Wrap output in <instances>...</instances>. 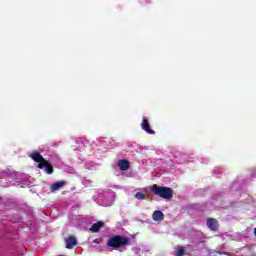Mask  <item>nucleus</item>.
Segmentation results:
<instances>
[{
	"instance_id": "f8f14e48",
	"label": "nucleus",
	"mask_w": 256,
	"mask_h": 256,
	"mask_svg": "<svg viewBox=\"0 0 256 256\" xmlns=\"http://www.w3.org/2000/svg\"><path fill=\"white\" fill-rule=\"evenodd\" d=\"M174 249H175V251H174L175 256H185L186 255L185 247L178 245Z\"/></svg>"
},
{
	"instance_id": "6e6552de",
	"label": "nucleus",
	"mask_w": 256,
	"mask_h": 256,
	"mask_svg": "<svg viewBox=\"0 0 256 256\" xmlns=\"http://www.w3.org/2000/svg\"><path fill=\"white\" fill-rule=\"evenodd\" d=\"M118 167L120 171H128V169H131V163L128 160H120Z\"/></svg>"
},
{
	"instance_id": "423d86ee",
	"label": "nucleus",
	"mask_w": 256,
	"mask_h": 256,
	"mask_svg": "<svg viewBox=\"0 0 256 256\" xmlns=\"http://www.w3.org/2000/svg\"><path fill=\"white\" fill-rule=\"evenodd\" d=\"M141 129L149 135H155V132L151 129V124H149V120L146 117L142 119Z\"/></svg>"
},
{
	"instance_id": "4468645a",
	"label": "nucleus",
	"mask_w": 256,
	"mask_h": 256,
	"mask_svg": "<svg viewBox=\"0 0 256 256\" xmlns=\"http://www.w3.org/2000/svg\"><path fill=\"white\" fill-rule=\"evenodd\" d=\"M93 242L94 243H101V239H95Z\"/></svg>"
},
{
	"instance_id": "2eb2a0df",
	"label": "nucleus",
	"mask_w": 256,
	"mask_h": 256,
	"mask_svg": "<svg viewBox=\"0 0 256 256\" xmlns=\"http://www.w3.org/2000/svg\"><path fill=\"white\" fill-rule=\"evenodd\" d=\"M226 255L231 256L229 253H226Z\"/></svg>"
},
{
	"instance_id": "7ed1b4c3",
	"label": "nucleus",
	"mask_w": 256,
	"mask_h": 256,
	"mask_svg": "<svg viewBox=\"0 0 256 256\" xmlns=\"http://www.w3.org/2000/svg\"><path fill=\"white\" fill-rule=\"evenodd\" d=\"M29 157L31 158L32 161H35V163H38V165H42L44 163V161H46L43 158V155H41V153H39V151L35 150L33 151Z\"/></svg>"
},
{
	"instance_id": "1a4fd4ad",
	"label": "nucleus",
	"mask_w": 256,
	"mask_h": 256,
	"mask_svg": "<svg viewBox=\"0 0 256 256\" xmlns=\"http://www.w3.org/2000/svg\"><path fill=\"white\" fill-rule=\"evenodd\" d=\"M105 227V222L98 221L97 223H94L92 227L90 228L91 233H99L101 231V228Z\"/></svg>"
},
{
	"instance_id": "20e7f679",
	"label": "nucleus",
	"mask_w": 256,
	"mask_h": 256,
	"mask_svg": "<svg viewBox=\"0 0 256 256\" xmlns=\"http://www.w3.org/2000/svg\"><path fill=\"white\" fill-rule=\"evenodd\" d=\"M38 169H44L47 175H52L53 173V164L47 160H44V163L38 164Z\"/></svg>"
},
{
	"instance_id": "39448f33",
	"label": "nucleus",
	"mask_w": 256,
	"mask_h": 256,
	"mask_svg": "<svg viewBox=\"0 0 256 256\" xmlns=\"http://www.w3.org/2000/svg\"><path fill=\"white\" fill-rule=\"evenodd\" d=\"M206 225L210 231H218L219 230V221L215 218H208L206 220Z\"/></svg>"
},
{
	"instance_id": "9b49d317",
	"label": "nucleus",
	"mask_w": 256,
	"mask_h": 256,
	"mask_svg": "<svg viewBox=\"0 0 256 256\" xmlns=\"http://www.w3.org/2000/svg\"><path fill=\"white\" fill-rule=\"evenodd\" d=\"M153 221H163L165 219V214L161 210H156L152 214Z\"/></svg>"
},
{
	"instance_id": "0eeeda50",
	"label": "nucleus",
	"mask_w": 256,
	"mask_h": 256,
	"mask_svg": "<svg viewBox=\"0 0 256 256\" xmlns=\"http://www.w3.org/2000/svg\"><path fill=\"white\" fill-rule=\"evenodd\" d=\"M66 243V249H73L75 245H77V238L74 236H68V238L65 239Z\"/></svg>"
},
{
	"instance_id": "9d476101",
	"label": "nucleus",
	"mask_w": 256,
	"mask_h": 256,
	"mask_svg": "<svg viewBox=\"0 0 256 256\" xmlns=\"http://www.w3.org/2000/svg\"><path fill=\"white\" fill-rule=\"evenodd\" d=\"M61 187H65V181L61 180V181H57L54 184H52L50 186V190L53 192L55 191H59L61 189Z\"/></svg>"
},
{
	"instance_id": "ddd939ff",
	"label": "nucleus",
	"mask_w": 256,
	"mask_h": 256,
	"mask_svg": "<svg viewBox=\"0 0 256 256\" xmlns=\"http://www.w3.org/2000/svg\"><path fill=\"white\" fill-rule=\"evenodd\" d=\"M135 198L138 199V200L145 199V194H143L141 192H137L135 194Z\"/></svg>"
},
{
	"instance_id": "f257e3e1",
	"label": "nucleus",
	"mask_w": 256,
	"mask_h": 256,
	"mask_svg": "<svg viewBox=\"0 0 256 256\" xmlns=\"http://www.w3.org/2000/svg\"><path fill=\"white\" fill-rule=\"evenodd\" d=\"M127 245H129V239L121 235H114L107 241V247H111L112 249H120V247Z\"/></svg>"
},
{
	"instance_id": "f03ea898",
	"label": "nucleus",
	"mask_w": 256,
	"mask_h": 256,
	"mask_svg": "<svg viewBox=\"0 0 256 256\" xmlns=\"http://www.w3.org/2000/svg\"><path fill=\"white\" fill-rule=\"evenodd\" d=\"M151 191L154 195H158L162 199H173V189L170 187L153 185Z\"/></svg>"
}]
</instances>
